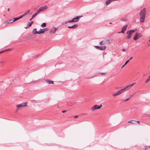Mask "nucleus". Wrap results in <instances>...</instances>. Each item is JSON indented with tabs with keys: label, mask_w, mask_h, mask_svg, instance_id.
Returning <instances> with one entry per match:
<instances>
[{
	"label": "nucleus",
	"mask_w": 150,
	"mask_h": 150,
	"mask_svg": "<svg viewBox=\"0 0 150 150\" xmlns=\"http://www.w3.org/2000/svg\"><path fill=\"white\" fill-rule=\"evenodd\" d=\"M10 50V49H7L6 50H4V51H7V50Z\"/></svg>",
	"instance_id": "obj_39"
},
{
	"label": "nucleus",
	"mask_w": 150,
	"mask_h": 150,
	"mask_svg": "<svg viewBox=\"0 0 150 150\" xmlns=\"http://www.w3.org/2000/svg\"><path fill=\"white\" fill-rule=\"evenodd\" d=\"M129 62V60H128L126 62H125V65H126Z\"/></svg>",
	"instance_id": "obj_31"
},
{
	"label": "nucleus",
	"mask_w": 150,
	"mask_h": 150,
	"mask_svg": "<svg viewBox=\"0 0 150 150\" xmlns=\"http://www.w3.org/2000/svg\"><path fill=\"white\" fill-rule=\"evenodd\" d=\"M67 21H65V22H63V23H62V24H65L67 23H68V22H67Z\"/></svg>",
	"instance_id": "obj_33"
},
{
	"label": "nucleus",
	"mask_w": 150,
	"mask_h": 150,
	"mask_svg": "<svg viewBox=\"0 0 150 150\" xmlns=\"http://www.w3.org/2000/svg\"><path fill=\"white\" fill-rule=\"evenodd\" d=\"M133 121H129L128 122V123H132V122Z\"/></svg>",
	"instance_id": "obj_37"
},
{
	"label": "nucleus",
	"mask_w": 150,
	"mask_h": 150,
	"mask_svg": "<svg viewBox=\"0 0 150 150\" xmlns=\"http://www.w3.org/2000/svg\"><path fill=\"white\" fill-rule=\"evenodd\" d=\"M67 111V110H63V111H62V112H63V113H64L66 112Z\"/></svg>",
	"instance_id": "obj_38"
},
{
	"label": "nucleus",
	"mask_w": 150,
	"mask_h": 150,
	"mask_svg": "<svg viewBox=\"0 0 150 150\" xmlns=\"http://www.w3.org/2000/svg\"><path fill=\"white\" fill-rule=\"evenodd\" d=\"M148 116L149 117H150V115H148Z\"/></svg>",
	"instance_id": "obj_53"
},
{
	"label": "nucleus",
	"mask_w": 150,
	"mask_h": 150,
	"mask_svg": "<svg viewBox=\"0 0 150 150\" xmlns=\"http://www.w3.org/2000/svg\"><path fill=\"white\" fill-rule=\"evenodd\" d=\"M67 22H68V23H70L71 22H73L72 19L71 20H69V21H68Z\"/></svg>",
	"instance_id": "obj_32"
},
{
	"label": "nucleus",
	"mask_w": 150,
	"mask_h": 150,
	"mask_svg": "<svg viewBox=\"0 0 150 150\" xmlns=\"http://www.w3.org/2000/svg\"><path fill=\"white\" fill-rule=\"evenodd\" d=\"M78 26V25L77 24H75L71 26H69L68 27V28H72V29H75L77 28Z\"/></svg>",
	"instance_id": "obj_9"
},
{
	"label": "nucleus",
	"mask_w": 150,
	"mask_h": 150,
	"mask_svg": "<svg viewBox=\"0 0 150 150\" xmlns=\"http://www.w3.org/2000/svg\"><path fill=\"white\" fill-rule=\"evenodd\" d=\"M141 34L139 33H137L134 37L133 39L134 40H136L138 39L140 37Z\"/></svg>",
	"instance_id": "obj_7"
},
{
	"label": "nucleus",
	"mask_w": 150,
	"mask_h": 150,
	"mask_svg": "<svg viewBox=\"0 0 150 150\" xmlns=\"http://www.w3.org/2000/svg\"><path fill=\"white\" fill-rule=\"evenodd\" d=\"M133 95H130V96H129V98H132L133 96Z\"/></svg>",
	"instance_id": "obj_40"
},
{
	"label": "nucleus",
	"mask_w": 150,
	"mask_h": 150,
	"mask_svg": "<svg viewBox=\"0 0 150 150\" xmlns=\"http://www.w3.org/2000/svg\"><path fill=\"white\" fill-rule=\"evenodd\" d=\"M46 26V24L45 23H43L41 25V26L42 27H45Z\"/></svg>",
	"instance_id": "obj_22"
},
{
	"label": "nucleus",
	"mask_w": 150,
	"mask_h": 150,
	"mask_svg": "<svg viewBox=\"0 0 150 150\" xmlns=\"http://www.w3.org/2000/svg\"><path fill=\"white\" fill-rule=\"evenodd\" d=\"M131 35H128L127 37V39H129L131 38Z\"/></svg>",
	"instance_id": "obj_25"
},
{
	"label": "nucleus",
	"mask_w": 150,
	"mask_h": 150,
	"mask_svg": "<svg viewBox=\"0 0 150 150\" xmlns=\"http://www.w3.org/2000/svg\"><path fill=\"white\" fill-rule=\"evenodd\" d=\"M39 13H38V12L37 11L36 13L34 14L36 15V16Z\"/></svg>",
	"instance_id": "obj_34"
},
{
	"label": "nucleus",
	"mask_w": 150,
	"mask_h": 150,
	"mask_svg": "<svg viewBox=\"0 0 150 150\" xmlns=\"http://www.w3.org/2000/svg\"><path fill=\"white\" fill-rule=\"evenodd\" d=\"M14 21H13V19H11L9 20V22H8V23H9L10 22V23H12L13 22H14Z\"/></svg>",
	"instance_id": "obj_28"
},
{
	"label": "nucleus",
	"mask_w": 150,
	"mask_h": 150,
	"mask_svg": "<svg viewBox=\"0 0 150 150\" xmlns=\"http://www.w3.org/2000/svg\"><path fill=\"white\" fill-rule=\"evenodd\" d=\"M37 31V29L36 28H35L33 29V34H37V33H38Z\"/></svg>",
	"instance_id": "obj_15"
},
{
	"label": "nucleus",
	"mask_w": 150,
	"mask_h": 150,
	"mask_svg": "<svg viewBox=\"0 0 150 150\" xmlns=\"http://www.w3.org/2000/svg\"><path fill=\"white\" fill-rule=\"evenodd\" d=\"M150 81V75L148 77V79L146 80L145 83H147Z\"/></svg>",
	"instance_id": "obj_19"
},
{
	"label": "nucleus",
	"mask_w": 150,
	"mask_h": 150,
	"mask_svg": "<svg viewBox=\"0 0 150 150\" xmlns=\"http://www.w3.org/2000/svg\"><path fill=\"white\" fill-rule=\"evenodd\" d=\"M26 106V103H22L20 104L16 105L17 109H19L20 108L22 107H25Z\"/></svg>",
	"instance_id": "obj_4"
},
{
	"label": "nucleus",
	"mask_w": 150,
	"mask_h": 150,
	"mask_svg": "<svg viewBox=\"0 0 150 150\" xmlns=\"http://www.w3.org/2000/svg\"><path fill=\"white\" fill-rule=\"evenodd\" d=\"M127 27V25H126L123 27L121 31V32L122 33H124V32L126 30Z\"/></svg>",
	"instance_id": "obj_11"
},
{
	"label": "nucleus",
	"mask_w": 150,
	"mask_h": 150,
	"mask_svg": "<svg viewBox=\"0 0 150 150\" xmlns=\"http://www.w3.org/2000/svg\"><path fill=\"white\" fill-rule=\"evenodd\" d=\"M129 99H130V98H127V99H126L125 100H124V101H127V100H129Z\"/></svg>",
	"instance_id": "obj_36"
},
{
	"label": "nucleus",
	"mask_w": 150,
	"mask_h": 150,
	"mask_svg": "<svg viewBox=\"0 0 150 150\" xmlns=\"http://www.w3.org/2000/svg\"><path fill=\"white\" fill-rule=\"evenodd\" d=\"M132 58H133V57H131L129 59V61L130 60H131V59H132Z\"/></svg>",
	"instance_id": "obj_45"
},
{
	"label": "nucleus",
	"mask_w": 150,
	"mask_h": 150,
	"mask_svg": "<svg viewBox=\"0 0 150 150\" xmlns=\"http://www.w3.org/2000/svg\"><path fill=\"white\" fill-rule=\"evenodd\" d=\"M132 124H135V123H134V122H132Z\"/></svg>",
	"instance_id": "obj_52"
},
{
	"label": "nucleus",
	"mask_w": 150,
	"mask_h": 150,
	"mask_svg": "<svg viewBox=\"0 0 150 150\" xmlns=\"http://www.w3.org/2000/svg\"><path fill=\"white\" fill-rule=\"evenodd\" d=\"M122 51H123V52H125V49H122Z\"/></svg>",
	"instance_id": "obj_44"
},
{
	"label": "nucleus",
	"mask_w": 150,
	"mask_h": 150,
	"mask_svg": "<svg viewBox=\"0 0 150 150\" xmlns=\"http://www.w3.org/2000/svg\"><path fill=\"white\" fill-rule=\"evenodd\" d=\"M106 73L105 72L100 73V74L103 75H105L106 74Z\"/></svg>",
	"instance_id": "obj_30"
},
{
	"label": "nucleus",
	"mask_w": 150,
	"mask_h": 150,
	"mask_svg": "<svg viewBox=\"0 0 150 150\" xmlns=\"http://www.w3.org/2000/svg\"><path fill=\"white\" fill-rule=\"evenodd\" d=\"M78 117V115H75L74 116L75 118H77Z\"/></svg>",
	"instance_id": "obj_41"
},
{
	"label": "nucleus",
	"mask_w": 150,
	"mask_h": 150,
	"mask_svg": "<svg viewBox=\"0 0 150 150\" xmlns=\"http://www.w3.org/2000/svg\"><path fill=\"white\" fill-rule=\"evenodd\" d=\"M145 11L146 8H143L140 11V21L141 22H143L144 21L146 15Z\"/></svg>",
	"instance_id": "obj_1"
},
{
	"label": "nucleus",
	"mask_w": 150,
	"mask_h": 150,
	"mask_svg": "<svg viewBox=\"0 0 150 150\" xmlns=\"http://www.w3.org/2000/svg\"><path fill=\"white\" fill-rule=\"evenodd\" d=\"M41 9L39 8L37 11L38 12V13H40V12H41V11L40 10Z\"/></svg>",
	"instance_id": "obj_29"
},
{
	"label": "nucleus",
	"mask_w": 150,
	"mask_h": 150,
	"mask_svg": "<svg viewBox=\"0 0 150 150\" xmlns=\"http://www.w3.org/2000/svg\"><path fill=\"white\" fill-rule=\"evenodd\" d=\"M29 26H28V25L26 27H25V28L26 29H27L28 28V27Z\"/></svg>",
	"instance_id": "obj_46"
},
{
	"label": "nucleus",
	"mask_w": 150,
	"mask_h": 150,
	"mask_svg": "<svg viewBox=\"0 0 150 150\" xmlns=\"http://www.w3.org/2000/svg\"><path fill=\"white\" fill-rule=\"evenodd\" d=\"M30 10H28L25 12V13H24L25 15H26L28 13L30 12Z\"/></svg>",
	"instance_id": "obj_24"
},
{
	"label": "nucleus",
	"mask_w": 150,
	"mask_h": 150,
	"mask_svg": "<svg viewBox=\"0 0 150 150\" xmlns=\"http://www.w3.org/2000/svg\"><path fill=\"white\" fill-rule=\"evenodd\" d=\"M125 91H124L123 89H121L118 91L117 92L115 93L112 94V96H116L117 95H118L122 93L123 92Z\"/></svg>",
	"instance_id": "obj_2"
},
{
	"label": "nucleus",
	"mask_w": 150,
	"mask_h": 150,
	"mask_svg": "<svg viewBox=\"0 0 150 150\" xmlns=\"http://www.w3.org/2000/svg\"><path fill=\"white\" fill-rule=\"evenodd\" d=\"M4 52V50H3V51H0V53H1L3 52Z\"/></svg>",
	"instance_id": "obj_47"
},
{
	"label": "nucleus",
	"mask_w": 150,
	"mask_h": 150,
	"mask_svg": "<svg viewBox=\"0 0 150 150\" xmlns=\"http://www.w3.org/2000/svg\"><path fill=\"white\" fill-rule=\"evenodd\" d=\"M105 44V42L103 41H101L100 43V45H104Z\"/></svg>",
	"instance_id": "obj_26"
},
{
	"label": "nucleus",
	"mask_w": 150,
	"mask_h": 150,
	"mask_svg": "<svg viewBox=\"0 0 150 150\" xmlns=\"http://www.w3.org/2000/svg\"><path fill=\"white\" fill-rule=\"evenodd\" d=\"M122 33L121 32V31L119 32L118 33Z\"/></svg>",
	"instance_id": "obj_51"
},
{
	"label": "nucleus",
	"mask_w": 150,
	"mask_h": 150,
	"mask_svg": "<svg viewBox=\"0 0 150 150\" xmlns=\"http://www.w3.org/2000/svg\"><path fill=\"white\" fill-rule=\"evenodd\" d=\"M47 7L46 6H44L43 7H41L40 8L41 10L42 11H43L45 9H46L47 8Z\"/></svg>",
	"instance_id": "obj_13"
},
{
	"label": "nucleus",
	"mask_w": 150,
	"mask_h": 150,
	"mask_svg": "<svg viewBox=\"0 0 150 150\" xmlns=\"http://www.w3.org/2000/svg\"><path fill=\"white\" fill-rule=\"evenodd\" d=\"M135 121L136 122H137L138 123H139V122L138 121Z\"/></svg>",
	"instance_id": "obj_48"
},
{
	"label": "nucleus",
	"mask_w": 150,
	"mask_h": 150,
	"mask_svg": "<svg viewBox=\"0 0 150 150\" xmlns=\"http://www.w3.org/2000/svg\"><path fill=\"white\" fill-rule=\"evenodd\" d=\"M82 17V16H78L72 19V20L73 22H76L79 21V18Z\"/></svg>",
	"instance_id": "obj_6"
},
{
	"label": "nucleus",
	"mask_w": 150,
	"mask_h": 150,
	"mask_svg": "<svg viewBox=\"0 0 150 150\" xmlns=\"http://www.w3.org/2000/svg\"><path fill=\"white\" fill-rule=\"evenodd\" d=\"M112 0H108L105 3L106 5H108L109 4H110L111 2H112Z\"/></svg>",
	"instance_id": "obj_16"
},
{
	"label": "nucleus",
	"mask_w": 150,
	"mask_h": 150,
	"mask_svg": "<svg viewBox=\"0 0 150 150\" xmlns=\"http://www.w3.org/2000/svg\"><path fill=\"white\" fill-rule=\"evenodd\" d=\"M48 30V28H44L43 29H40V30H42V31H43V33H44V32Z\"/></svg>",
	"instance_id": "obj_18"
},
{
	"label": "nucleus",
	"mask_w": 150,
	"mask_h": 150,
	"mask_svg": "<svg viewBox=\"0 0 150 150\" xmlns=\"http://www.w3.org/2000/svg\"><path fill=\"white\" fill-rule=\"evenodd\" d=\"M94 77H95L94 76H92V77H89L88 78L89 79H91V78H93Z\"/></svg>",
	"instance_id": "obj_43"
},
{
	"label": "nucleus",
	"mask_w": 150,
	"mask_h": 150,
	"mask_svg": "<svg viewBox=\"0 0 150 150\" xmlns=\"http://www.w3.org/2000/svg\"><path fill=\"white\" fill-rule=\"evenodd\" d=\"M35 16L36 15L35 14H33L32 15V17L30 19V20H32L33 19V18H34Z\"/></svg>",
	"instance_id": "obj_21"
},
{
	"label": "nucleus",
	"mask_w": 150,
	"mask_h": 150,
	"mask_svg": "<svg viewBox=\"0 0 150 150\" xmlns=\"http://www.w3.org/2000/svg\"><path fill=\"white\" fill-rule=\"evenodd\" d=\"M36 81H31V83H34Z\"/></svg>",
	"instance_id": "obj_42"
},
{
	"label": "nucleus",
	"mask_w": 150,
	"mask_h": 150,
	"mask_svg": "<svg viewBox=\"0 0 150 150\" xmlns=\"http://www.w3.org/2000/svg\"><path fill=\"white\" fill-rule=\"evenodd\" d=\"M19 19L18 17H16V18H13L14 20H13V21H16L18 19Z\"/></svg>",
	"instance_id": "obj_23"
},
{
	"label": "nucleus",
	"mask_w": 150,
	"mask_h": 150,
	"mask_svg": "<svg viewBox=\"0 0 150 150\" xmlns=\"http://www.w3.org/2000/svg\"><path fill=\"white\" fill-rule=\"evenodd\" d=\"M147 147H146V148L145 149H147Z\"/></svg>",
	"instance_id": "obj_56"
},
{
	"label": "nucleus",
	"mask_w": 150,
	"mask_h": 150,
	"mask_svg": "<svg viewBox=\"0 0 150 150\" xmlns=\"http://www.w3.org/2000/svg\"><path fill=\"white\" fill-rule=\"evenodd\" d=\"M33 21H31L29 22H28V26H31L32 24L33 23Z\"/></svg>",
	"instance_id": "obj_17"
},
{
	"label": "nucleus",
	"mask_w": 150,
	"mask_h": 150,
	"mask_svg": "<svg viewBox=\"0 0 150 150\" xmlns=\"http://www.w3.org/2000/svg\"><path fill=\"white\" fill-rule=\"evenodd\" d=\"M110 23V24H112V23Z\"/></svg>",
	"instance_id": "obj_55"
},
{
	"label": "nucleus",
	"mask_w": 150,
	"mask_h": 150,
	"mask_svg": "<svg viewBox=\"0 0 150 150\" xmlns=\"http://www.w3.org/2000/svg\"><path fill=\"white\" fill-rule=\"evenodd\" d=\"M45 81H47V82L49 84L53 83V81H52L49 80V79L46 80H45Z\"/></svg>",
	"instance_id": "obj_14"
},
{
	"label": "nucleus",
	"mask_w": 150,
	"mask_h": 150,
	"mask_svg": "<svg viewBox=\"0 0 150 150\" xmlns=\"http://www.w3.org/2000/svg\"><path fill=\"white\" fill-rule=\"evenodd\" d=\"M58 29V28L54 27L53 29H51L50 30V33H54Z\"/></svg>",
	"instance_id": "obj_12"
},
{
	"label": "nucleus",
	"mask_w": 150,
	"mask_h": 150,
	"mask_svg": "<svg viewBox=\"0 0 150 150\" xmlns=\"http://www.w3.org/2000/svg\"><path fill=\"white\" fill-rule=\"evenodd\" d=\"M135 31L134 30H129L127 32V33L128 35H132V33Z\"/></svg>",
	"instance_id": "obj_10"
},
{
	"label": "nucleus",
	"mask_w": 150,
	"mask_h": 150,
	"mask_svg": "<svg viewBox=\"0 0 150 150\" xmlns=\"http://www.w3.org/2000/svg\"><path fill=\"white\" fill-rule=\"evenodd\" d=\"M39 13H38V12L37 11L36 13L34 14L36 15V16Z\"/></svg>",
	"instance_id": "obj_35"
},
{
	"label": "nucleus",
	"mask_w": 150,
	"mask_h": 150,
	"mask_svg": "<svg viewBox=\"0 0 150 150\" xmlns=\"http://www.w3.org/2000/svg\"><path fill=\"white\" fill-rule=\"evenodd\" d=\"M125 64H124L122 67V68L123 67H124L125 66Z\"/></svg>",
	"instance_id": "obj_49"
},
{
	"label": "nucleus",
	"mask_w": 150,
	"mask_h": 150,
	"mask_svg": "<svg viewBox=\"0 0 150 150\" xmlns=\"http://www.w3.org/2000/svg\"><path fill=\"white\" fill-rule=\"evenodd\" d=\"M10 10V9L9 8H8V11H9Z\"/></svg>",
	"instance_id": "obj_50"
},
{
	"label": "nucleus",
	"mask_w": 150,
	"mask_h": 150,
	"mask_svg": "<svg viewBox=\"0 0 150 150\" xmlns=\"http://www.w3.org/2000/svg\"><path fill=\"white\" fill-rule=\"evenodd\" d=\"M135 83H133L131 84H130L128 86H126L125 87L123 88V89L124 91H125L127 90V89L128 88H130V87L132 86Z\"/></svg>",
	"instance_id": "obj_8"
},
{
	"label": "nucleus",
	"mask_w": 150,
	"mask_h": 150,
	"mask_svg": "<svg viewBox=\"0 0 150 150\" xmlns=\"http://www.w3.org/2000/svg\"><path fill=\"white\" fill-rule=\"evenodd\" d=\"M148 147H149V148H150V146H148Z\"/></svg>",
	"instance_id": "obj_54"
},
{
	"label": "nucleus",
	"mask_w": 150,
	"mask_h": 150,
	"mask_svg": "<svg viewBox=\"0 0 150 150\" xmlns=\"http://www.w3.org/2000/svg\"><path fill=\"white\" fill-rule=\"evenodd\" d=\"M25 15V14H24L21 16L19 17H18L19 18V19H20V18H22L23 16H24Z\"/></svg>",
	"instance_id": "obj_27"
},
{
	"label": "nucleus",
	"mask_w": 150,
	"mask_h": 150,
	"mask_svg": "<svg viewBox=\"0 0 150 150\" xmlns=\"http://www.w3.org/2000/svg\"><path fill=\"white\" fill-rule=\"evenodd\" d=\"M102 106V105H100L99 106L97 105H95L92 108V109L94 111L95 109H100L101 107Z\"/></svg>",
	"instance_id": "obj_3"
},
{
	"label": "nucleus",
	"mask_w": 150,
	"mask_h": 150,
	"mask_svg": "<svg viewBox=\"0 0 150 150\" xmlns=\"http://www.w3.org/2000/svg\"><path fill=\"white\" fill-rule=\"evenodd\" d=\"M37 32L38 33H37V34H42V33H43V31H42V30H40L38 31Z\"/></svg>",
	"instance_id": "obj_20"
},
{
	"label": "nucleus",
	"mask_w": 150,
	"mask_h": 150,
	"mask_svg": "<svg viewBox=\"0 0 150 150\" xmlns=\"http://www.w3.org/2000/svg\"><path fill=\"white\" fill-rule=\"evenodd\" d=\"M95 47L96 48L101 50H104L106 48V46H95Z\"/></svg>",
	"instance_id": "obj_5"
},
{
	"label": "nucleus",
	"mask_w": 150,
	"mask_h": 150,
	"mask_svg": "<svg viewBox=\"0 0 150 150\" xmlns=\"http://www.w3.org/2000/svg\"><path fill=\"white\" fill-rule=\"evenodd\" d=\"M149 40V41H150V40Z\"/></svg>",
	"instance_id": "obj_57"
}]
</instances>
